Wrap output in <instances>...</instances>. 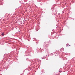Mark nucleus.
I'll list each match as a JSON object with an SVG mask.
<instances>
[{
  "label": "nucleus",
  "mask_w": 75,
  "mask_h": 75,
  "mask_svg": "<svg viewBox=\"0 0 75 75\" xmlns=\"http://www.w3.org/2000/svg\"><path fill=\"white\" fill-rule=\"evenodd\" d=\"M1 35L2 36H4V33L3 32V33L1 34Z\"/></svg>",
  "instance_id": "f257e3e1"
},
{
  "label": "nucleus",
  "mask_w": 75,
  "mask_h": 75,
  "mask_svg": "<svg viewBox=\"0 0 75 75\" xmlns=\"http://www.w3.org/2000/svg\"><path fill=\"white\" fill-rule=\"evenodd\" d=\"M69 47H71V46L70 45H69Z\"/></svg>",
  "instance_id": "f03ea898"
},
{
  "label": "nucleus",
  "mask_w": 75,
  "mask_h": 75,
  "mask_svg": "<svg viewBox=\"0 0 75 75\" xmlns=\"http://www.w3.org/2000/svg\"><path fill=\"white\" fill-rule=\"evenodd\" d=\"M68 47L69 46V45H68Z\"/></svg>",
  "instance_id": "7ed1b4c3"
}]
</instances>
